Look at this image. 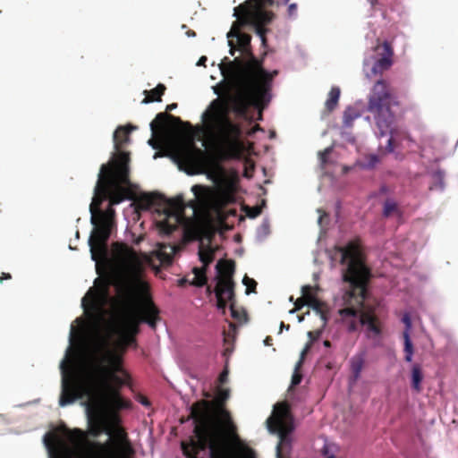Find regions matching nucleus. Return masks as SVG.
<instances>
[{
	"label": "nucleus",
	"instance_id": "11",
	"mask_svg": "<svg viewBox=\"0 0 458 458\" xmlns=\"http://www.w3.org/2000/svg\"><path fill=\"white\" fill-rule=\"evenodd\" d=\"M274 3L275 0H247L234 8L237 21L242 25H252L263 45L267 43V29L265 26L269 24L275 16L273 12L265 10V7L272 6Z\"/></svg>",
	"mask_w": 458,
	"mask_h": 458
},
{
	"label": "nucleus",
	"instance_id": "40",
	"mask_svg": "<svg viewBox=\"0 0 458 458\" xmlns=\"http://www.w3.org/2000/svg\"><path fill=\"white\" fill-rule=\"evenodd\" d=\"M305 305H307V301H304V298L300 297L294 301V309L291 312L300 310Z\"/></svg>",
	"mask_w": 458,
	"mask_h": 458
},
{
	"label": "nucleus",
	"instance_id": "62",
	"mask_svg": "<svg viewBox=\"0 0 458 458\" xmlns=\"http://www.w3.org/2000/svg\"><path fill=\"white\" fill-rule=\"evenodd\" d=\"M74 433H78V434H80V435H82V431H81V430H80V429H75V430H74Z\"/></svg>",
	"mask_w": 458,
	"mask_h": 458
},
{
	"label": "nucleus",
	"instance_id": "18",
	"mask_svg": "<svg viewBox=\"0 0 458 458\" xmlns=\"http://www.w3.org/2000/svg\"><path fill=\"white\" fill-rule=\"evenodd\" d=\"M182 123L180 117L164 112L157 114L156 118L150 123V129L153 137L163 138L169 133L170 126H179Z\"/></svg>",
	"mask_w": 458,
	"mask_h": 458
},
{
	"label": "nucleus",
	"instance_id": "5",
	"mask_svg": "<svg viewBox=\"0 0 458 458\" xmlns=\"http://www.w3.org/2000/svg\"><path fill=\"white\" fill-rule=\"evenodd\" d=\"M230 396L229 389L225 388H218L216 392V404L219 410L220 415L224 420V427L216 420L212 415L211 410L214 403L207 400H200L194 403L191 407V418L194 421V428L197 426V420L199 417H208L212 424L215 425L216 428H218L221 438L226 442H228L231 446L233 448L238 458H244L247 450H250L254 453V451L248 447H241L239 450L237 449V445L241 444L239 436L236 433V427L233 424L230 412L224 409L225 402L228 400ZM193 433H195V429H193ZM191 440L198 441L199 438L194 434V437H190L189 441L181 443L182 446L183 444L188 445Z\"/></svg>",
	"mask_w": 458,
	"mask_h": 458
},
{
	"label": "nucleus",
	"instance_id": "54",
	"mask_svg": "<svg viewBox=\"0 0 458 458\" xmlns=\"http://www.w3.org/2000/svg\"><path fill=\"white\" fill-rule=\"evenodd\" d=\"M148 144L151 145L154 148H157V144H156V142H155V140L153 139H150L148 140Z\"/></svg>",
	"mask_w": 458,
	"mask_h": 458
},
{
	"label": "nucleus",
	"instance_id": "1",
	"mask_svg": "<svg viewBox=\"0 0 458 458\" xmlns=\"http://www.w3.org/2000/svg\"><path fill=\"white\" fill-rule=\"evenodd\" d=\"M115 259L122 278L115 284L116 296L112 300L113 319L106 321L103 301L108 295L109 283L102 282L98 289H89L81 300V306L98 329L105 335L101 344L107 346L116 336L115 349H106L101 358H93L88 365L93 374L95 393L101 385L122 388L130 384V375L123 367V354L136 345L140 326L148 324L152 329L160 319L159 310L152 301L149 284L142 279L143 259L133 248L123 242L114 244Z\"/></svg>",
	"mask_w": 458,
	"mask_h": 458
},
{
	"label": "nucleus",
	"instance_id": "64",
	"mask_svg": "<svg viewBox=\"0 0 458 458\" xmlns=\"http://www.w3.org/2000/svg\"><path fill=\"white\" fill-rule=\"evenodd\" d=\"M374 163L377 162V158L376 157H373Z\"/></svg>",
	"mask_w": 458,
	"mask_h": 458
},
{
	"label": "nucleus",
	"instance_id": "17",
	"mask_svg": "<svg viewBox=\"0 0 458 458\" xmlns=\"http://www.w3.org/2000/svg\"><path fill=\"white\" fill-rule=\"evenodd\" d=\"M107 165H102L100 167V172L98 174V180L97 182L95 190H94V197L89 205V211L91 213V224L96 225L97 223V216L98 215L100 209V206L103 201L107 199L106 193L107 187L104 184V173L107 170Z\"/></svg>",
	"mask_w": 458,
	"mask_h": 458
},
{
	"label": "nucleus",
	"instance_id": "59",
	"mask_svg": "<svg viewBox=\"0 0 458 458\" xmlns=\"http://www.w3.org/2000/svg\"><path fill=\"white\" fill-rule=\"evenodd\" d=\"M163 256H165V253L162 250H160L159 253H158L159 259H163Z\"/></svg>",
	"mask_w": 458,
	"mask_h": 458
},
{
	"label": "nucleus",
	"instance_id": "15",
	"mask_svg": "<svg viewBox=\"0 0 458 458\" xmlns=\"http://www.w3.org/2000/svg\"><path fill=\"white\" fill-rule=\"evenodd\" d=\"M116 440H108L106 443L92 442L89 444L86 458H118V451L121 445L127 443V434L118 428L116 430Z\"/></svg>",
	"mask_w": 458,
	"mask_h": 458
},
{
	"label": "nucleus",
	"instance_id": "58",
	"mask_svg": "<svg viewBox=\"0 0 458 458\" xmlns=\"http://www.w3.org/2000/svg\"><path fill=\"white\" fill-rule=\"evenodd\" d=\"M325 455L327 458H335V456L331 454H328L327 451L325 452Z\"/></svg>",
	"mask_w": 458,
	"mask_h": 458
},
{
	"label": "nucleus",
	"instance_id": "30",
	"mask_svg": "<svg viewBox=\"0 0 458 458\" xmlns=\"http://www.w3.org/2000/svg\"><path fill=\"white\" fill-rule=\"evenodd\" d=\"M199 260L202 262L203 266L208 267L211 264L215 258V251L209 246L204 248L201 243L199 250Z\"/></svg>",
	"mask_w": 458,
	"mask_h": 458
},
{
	"label": "nucleus",
	"instance_id": "32",
	"mask_svg": "<svg viewBox=\"0 0 458 458\" xmlns=\"http://www.w3.org/2000/svg\"><path fill=\"white\" fill-rule=\"evenodd\" d=\"M403 338L404 342L403 352L405 353L404 360L406 362H411L412 360V356L414 353V347L410 337V334L407 332L403 333Z\"/></svg>",
	"mask_w": 458,
	"mask_h": 458
},
{
	"label": "nucleus",
	"instance_id": "21",
	"mask_svg": "<svg viewBox=\"0 0 458 458\" xmlns=\"http://www.w3.org/2000/svg\"><path fill=\"white\" fill-rule=\"evenodd\" d=\"M179 157L185 165L191 167H199L205 164L206 153L194 144H191L182 148L179 151Z\"/></svg>",
	"mask_w": 458,
	"mask_h": 458
},
{
	"label": "nucleus",
	"instance_id": "34",
	"mask_svg": "<svg viewBox=\"0 0 458 458\" xmlns=\"http://www.w3.org/2000/svg\"><path fill=\"white\" fill-rule=\"evenodd\" d=\"M308 306L312 308L318 314H319L323 319H326L325 312H326L327 307H326V304L322 301L316 298Z\"/></svg>",
	"mask_w": 458,
	"mask_h": 458
},
{
	"label": "nucleus",
	"instance_id": "28",
	"mask_svg": "<svg viewBox=\"0 0 458 458\" xmlns=\"http://www.w3.org/2000/svg\"><path fill=\"white\" fill-rule=\"evenodd\" d=\"M97 218L105 224L110 225L114 227L115 226V210L114 209L113 206L109 205L106 210L99 211Z\"/></svg>",
	"mask_w": 458,
	"mask_h": 458
},
{
	"label": "nucleus",
	"instance_id": "46",
	"mask_svg": "<svg viewBox=\"0 0 458 458\" xmlns=\"http://www.w3.org/2000/svg\"><path fill=\"white\" fill-rule=\"evenodd\" d=\"M228 43H229V46H230L229 53H230L231 55H234L236 48L234 47V44H233V40L229 39Z\"/></svg>",
	"mask_w": 458,
	"mask_h": 458
},
{
	"label": "nucleus",
	"instance_id": "56",
	"mask_svg": "<svg viewBox=\"0 0 458 458\" xmlns=\"http://www.w3.org/2000/svg\"><path fill=\"white\" fill-rule=\"evenodd\" d=\"M436 176L439 179V180H442L443 179V174L442 172L438 171L436 173Z\"/></svg>",
	"mask_w": 458,
	"mask_h": 458
},
{
	"label": "nucleus",
	"instance_id": "19",
	"mask_svg": "<svg viewBox=\"0 0 458 458\" xmlns=\"http://www.w3.org/2000/svg\"><path fill=\"white\" fill-rule=\"evenodd\" d=\"M136 127L132 125L117 127L113 135L114 147L116 152L113 154L112 158L109 162H116L120 158L121 154H125L128 157V161L126 164L129 166V163L131 160L130 153L127 151H123V148L126 143L129 142L130 133Z\"/></svg>",
	"mask_w": 458,
	"mask_h": 458
},
{
	"label": "nucleus",
	"instance_id": "41",
	"mask_svg": "<svg viewBox=\"0 0 458 458\" xmlns=\"http://www.w3.org/2000/svg\"><path fill=\"white\" fill-rule=\"evenodd\" d=\"M403 323L405 325V330L403 332H407L410 334V330L411 328V320L408 314H405L402 318Z\"/></svg>",
	"mask_w": 458,
	"mask_h": 458
},
{
	"label": "nucleus",
	"instance_id": "13",
	"mask_svg": "<svg viewBox=\"0 0 458 458\" xmlns=\"http://www.w3.org/2000/svg\"><path fill=\"white\" fill-rule=\"evenodd\" d=\"M217 271V283L215 287L216 306L219 310H225L227 302H230L232 316L237 318L234 310V282L233 279L235 271V262L232 259L219 260L216 266Z\"/></svg>",
	"mask_w": 458,
	"mask_h": 458
},
{
	"label": "nucleus",
	"instance_id": "48",
	"mask_svg": "<svg viewBox=\"0 0 458 458\" xmlns=\"http://www.w3.org/2000/svg\"><path fill=\"white\" fill-rule=\"evenodd\" d=\"M12 276L9 273L3 272L0 276V282L2 283L4 280L11 279Z\"/></svg>",
	"mask_w": 458,
	"mask_h": 458
},
{
	"label": "nucleus",
	"instance_id": "61",
	"mask_svg": "<svg viewBox=\"0 0 458 458\" xmlns=\"http://www.w3.org/2000/svg\"><path fill=\"white\" fill-rule=\"evenodd\" d=\"M56 458H69V457L65 454H60Z\"/></svg>",
	"mask_w": 458,
	"mask_h": 458
},
{
	"label": "nucleus",
	"instance_id": "47",
	"mask_svg": "<svg viewBox=\"0 0 458 458\" xmlns=\"http://www.w3.org/2000/svg\"><path fill=\"white\" fill-rule=\"evenodd\" d=\"M140 403L147 407L150 405L148 399L145 396H140Z\"/></svg>",
	"mask_w": 458,
	"mask_h": 458
},
{
	"label": "nucleus",
	"instance_id": "20",
	"mask_svg": "<svg viewBox=\"0 0 458 458\" xmlns=\"http://www.w3.org/2000/svg\"><path fill=\"white\" fill-rule=\"evenodd\" d=\"M379 58L376 61L372 67L373 73H381L388 70L393 64L394 50L388 41L377 44L375 47Z\"/></svg>",
	"mask_w": 458,
	"mask_h": 458
},
{
	"label": "nucleus",
	"instance_id": "35",
	"mask_svg": "<svg viewBox=\"0 0 458 458\" xmlns=\"http://www.w3.org/2000/svg\"><path fill=\"white\" fill-rule=\"evenodd\" d=\"M233 111L238 116H246L248 111L247 104L242 99H237L233 106Z\"/></svg>",
	"mask_w": 458,
	"mask_h": 458
},
{
	"label": "nucleus",
	"instance_id": "42",
	"mask_svg": "<svg viewBox=\"0 0 458 458\" xmlns=\"http://www.w3.org/2000/svg\"><path fill=\"white\" fill-rule=\"evenodd\" d=\"M206 191V188L201 186V185H194L192 186L191 188V191L194 193V195L196 197H199V195L202 192V191Z\"/></svg>",
	"mask_w": 458,
	"mask_h": 458
},
{
	"label": "nucleus",
	"instance_id": "50",
	"mask_svg": "<svg viewBox=\"0 0 458 458\" xmlns=\"http://www.w3.org/2000/svg\"><path fill=\"white\" fill-rule=\"evenodd\" d=\"M206 61H207V57L201 56L197 64L198 65H205Z\"/></svg>",
	"mask_w": 458,
	"mask_h": 458
},
{
	"label": "nucleus",
	"instance_id": "14",
	"mask_svg": "<svg viewBox=\"0 0 458 458\" xmlns=\"http://www.w3.org/2000/svg\"><path fill=\"white\" fill-rule=\"evenodd\" d=\"M288 408L281 404L276 408V415L269 417L267 420L269 431L278 433L279 443L276 446V458H290L292 450V439L290 434L293 431V425L286 420Z\"/></svg>",
	"mask_w": 458,
	"mask_h": 458
},
{
	"label": "nucleus",
	"instance_id": "12",
	"mask_svg": "<svg viewBox=\"0 0 458 458\" xmlns=\"http://www.w3.org/2000/svg\"><path fill=\"white\" fill-rule=\"evenodd\" d=\"M128 157L121 154L116 162H108L107 170L104 173V184L107 187L106 197L110 206L120 204L126 198L123 186L130 185V167L127 165Z\"/></svg>",
	"mask_w": 458,
	"mask_h": 458
},
{
	"label": "nucleus",
	"instance_id": "36",
	"mask_svg": "<svg viewBox=\"0 0 458 458\" xmlns=\"http://www.w3.org/2000/svg\"><path fill=\"white\" fill-rule=\"evenodd\" d=\"M302 298L307 301V305H309L312 301H314L317 297L312 293V287L310 285H303L301 287Z\"/></svg>",
	"mask_w": 458,
	"mask_h": 458
},
{
	"label": "nucleus",
	"instance_id": "33",
	"mask_svg": "<svg viewBox=\"0 0 458 458\" xmlns=\"http://www.w3.org/2000/svg\"><path fill=\"white\" fill-rule=\"evenodd\" d=\"M233 197L232 193L226 190H223L219 191L216 199V205L217 208H221L224 205L233 200Z\"/></svg>",
	"mask_w": 458,
	"mask_h": 458
},
{
	"label": "nucleus",
	"instance_id": "38",
	"mask_svg": "<svg viewBox=\"0 0 458 458\" xmlns=\"http://www.w3.org/2000/svg\"><path fill=\"white\" fill-rule=\"evenodd\" d=\"M242 283L244 285H246V294L256 293L257 282L254 279L245 276L242 279Z\"/></svg>",
	"mask_w": 458,
	"mask_h": 458
},
{
	"label": "nucleus",
	"instance_id": "52",
	"mask_svg": "<svg viewBox=\"0 0 458 458\" xmlns=\"http://www.w3.org/2000/svg\"><path fill=\"white\" fill-rule=\"evenodd\" d=\"M186 35L188 37H195L196 36V32L192 30H189L187 32H186Z\"/></svg>",
	"mask_w": 458,
	"mask_h": 458
},
{
	"label": "nucleus",
	"instance_id": "23",
	"mask_svg": "<svg viewBox=\"0 0 458 458\" xmlns=\"http://www.w3.org/2000/svg\"><path fill=\"white\" fill-rule=\"evenodd\" d=\"M120 388L114 387L112 385H101L99 387V395L101 396L104 403L114 399L122 398Z\"/></svg>",
	"mask_w": 458,
	"mask_h": 458
},
{
	"label": "nucleus",
	"instance_id": "22",
	"mask_svg": "<svg viewBox=\"0 0 458 458\" xmlns=\"http://www.w3.org/2000/svg\"><path fill=\"white\" fill-rule=\"evenodd\" d=\"M411 387L416 393H420L422 390L421 383L424 378L422 368L420 364L415 363L411 367Z\"/></svg>",
	"mask_w": 458,
	"mask_h": 458
},
{
	"label": "nucleus",
	"instance_id": "55",
	"mask_svg": "<svg viewBox=\"0 0 458 458\" xmlns=\"http://www.w3.org/2000/svg\"><path fill=\"white\" fill-rule=\"evenodd\" d=\"M259 212H260L259 209L256 208L253 214L250 215V216L254 217V216H258L259 214Z\"/></svg>",
	"mask_w": 458,
	"mask_h": 458
},
{
	"label": "nucleus",
	"instance_id": "60",
	"mask_svg": "<svg viewBox=\"0 0 458 458\" xmlns=\"http://www.w3.org/2000/svg\"><path fill=\"white\" fill-rule=\"evenodd\" d=\"M324 345L327 346V347H329L331 345L330 342L328 340H326L324 342Z\"/></svg>",
	"mask_w": 458,
	"mask_h": 458
},
{
	"label": "nucleus",
	"instance_id": "2",
	"mask_svg": "<svg viewBox=\"0 0 458 458\" xmlns=\"http://www.w3.org/2000/svg\"><path fill=\"white\" fill-rule=\"evenodd\" d=\"M341 253L340 263L347 265L344 272V281L349 283V301H354L358 307H346L339 313L344 323L350 332H354L359 326L366 327L369 338L380 336L382 334L381 323L373 310H362L366 298L367 286L371 277L370 269L365 265L362 253L358 243L350 242L344 247H339Z\"/></svg>",
	"mask_w": 458,
	"mask_h": 458
},
{
	"label": "nucleus",
	"instance_id": "9",
	"mask_svg": "<svg viewBox=\"0 0 458 458\" xmlns=\"http://www.w3.org/2000/svg\"><path fill=\"white\" fill-rule=\"evenodd\" d=\"M72 365V361L64 360L60 366L63 373L62 393L59 399L60 406H66L84 397H87L86 401H91L96 394L93 374L90 373L88 363L79 373L72 374L67 378L66 374Z\"/></svg>",
	"mask_w": 458,
	"mask_h": 458
},
{
	"label": "nucleus",
	"instance_id": "16",
	"mask_svg": "<svg viewBox=\"0 0 458 458\" xmlns=\"http://www.w3.org/2000/svg\"><path fill=\"white\" fill-rule=\"evenodd\" d=\"M93 225L95 227L89 239V245L90 247L92 259L98 261V259L106 252L107 242L114 226L98 219L96 225Z\"/></svg>",
	"mask_w": 458,
	"mask_h": 458
},
{
	"label": "nucleus",
	"instance_id": "24",
	"mask_svg": "<svg viewBox=\"0 0 458 458\" xmlns=\"http://www.w3.org/2000/svg\"><path fill=\"white\" fill-rule=\"evenodd\" d=\"M165 89H166V87L164 84L159 83L153 89L145 90L144 94L146 97L142 100V103L148 104V103L155 102V101L156 102L162 101V96L165 94Z\"/></svg>",
	"mask_w": 458,
	"mask_h": 458
},
{
	"label": "nucleus",
	"instance_id": "10",
	"mask_svg": "<svg viewBox=\"0 0 458 458\" xmlns=\"http://www.w3.org/2000/svg\"><path fill=\"white\" fill-rule=\"evenodd\" d=\"M393 104L396 102L390 85L385 80H378L369 95L368 111L373 114L381 136L392 133L394 123V114L391 110Z\"/></svg>",
	"mask_w": 458,
	"mask_h": 458
},
{
	"label": "nucleus",
	"instance_id": "27",
	"mask_svg": "<svg viewBox=\"0 0 458 458\" xmlns=\"http://www.w3.org/2000/svg\"><path fill=\"white\" fill-rule=\"evenodd\" d=\"M207 269H208V267L205 266H202V267H194L192 269V273L194 274V278L191 282V284L197 286V287L204 286L208 281L207 275H206Z\"/></svg>",
	"mask_w": 458,
	"mask_h": 458
},
{
	"label": "nucleus",
	"instance_id": "63",
	"mask_svg": "<svg viewBox=\"0 0 458 458\" xmlns=\"http://www.w3.org/2000/svg\"><path fill=\"white\" fill-rule=\"evenodd\" d=\"M207 291H208V293H211L210 286H208Z\"/></svg>",
	"mask_w": 458,
	"mask_h": 458
},
{
	"label": "nucleus",
	"instance_id": "39",
	"mask_svg": "<svg viewBox=\"0 0 458 458\" xmlns=\"http://www.w3.org/2000/svg\"><path fill=\"white\" fill-rule=\"evenodd\" d=\"M333 150L332 147L326 148L324 150L318 152V158L322 166H325L328 162V156Z\"/></svg>",
	"mask_w": 458,
	"mask_h": 458
},
{
	"label": "nucleus",
	"instance_id": "44",
	"mask_svg": "<svg viewBox=\"0 0 458 458\" xmlns=\"http://www.w3.org/2000/svg\"><path fill=\"white\" fill-rule=\"evenodd\" d=\"M287 12H288V15L290 17L295 16L296 13H297V4H289Z\"/></svg>",
	"mask_w": 458,
	"mask_h": 458
},
{
	"label": "nucleus",
	"instance_id": "57",
	"mask_svg": "<svg viewBox=\"0 0 458 458\" xmlns=\"http://www.w3.org/2000/svg\"><path fill=\"white\" fill-rule=\"evenodd\" d=\"M280 327H281V329L282 328H286L288 330L290 328V326L289 325H285L284 322H281Z\"/></svg>",
	"mask_w": 458,
	"mask_h": 458
},
{
	"label": "nucleus",
	"instance_id": "53",
	"mask_svg": "<svg viewBox=\"0 0 458 458\" xmlns=\"http://www.w3.org/2000/svg\"><path fill=\"white\" fill-rule=\"evenodd\" d=\"M187 283V280L185 278H182L179 280V285L183 286Z\"/></svg>",
	"mask_w": 458,
	"mask_h": 458
},
{
	"label": "nucleus",
	"instance_id": "45",
	"mask_svg": "<svg viewBox=\"0 0 458 458\" xmlns=\"http://www.w3.org/2000/svg\"><path fill=\"white\" fill-rule=\"evenodd\" d=\"M394 149V139L391 137L388 139L387 140V145L386 147V152L387 153H391L393 152Z\"/></svg>",
	"mask_w": 458,
	"mask_h": 458
},
{
	"label": "nucleus",
	"instance_id": "6",
	"mask_svg": "<svg viewBox=\"0 0 458 458\" xmlns=\"http://www.w3.org/2000/svg\"><path fill=\"white\" fill-rule=\"evenodd\" d=\"M195 434L199 440H191L182 445V453L187 458H198L200 452L209 450V458H238L231 445L221 438V434L206 416L197 420ZM244 458H256L255 453L247 450Z\"/></svg>",
	"mask_w": 458,
	"mask_h": 458
},
{
	"label": "nucleus",
	"instance_id": "4",
	"mask_svg": "<svg viewBox=\"0 0 458 458\" xmlns=\"http://www.w3.org/2000/svg\"><path fill=\"white\" fill-rule=\"evenodd\" d=\"M202 119L207 130L227 157L240 158L243 151L241 141L242 131L240 124L231 120L227 103L219 98L214 99L202 114Z\"/></svg>",
	"mask_w": 458,
	"mask_h": 458
},
{
	"label": "nucleus",
	"instance_id": "26",
	"mask_svg": "<svg viewBox=\"0 0 458 458\" xmlns=\"http://www.w3.org/2000/svg\"><path fill=\"white\" fill-rule=\"evenodd\" d=\"M364 356L362 354L355 355L351 359V370L353 381L359 379L364 366Z\"/></svg>",
	"mask_w": 458,
	"mask_h": 458
},
{
	"label": "nucleus",
	"instance_id": "7",
	"mask_svg": "<svg viewBox=\"0 0 458 458\" xmlns=\"http://www.w3.org/2000/svg\"><path fill=\"white\" fill-rule=\"evenodd\" d=\"M83 404L89 424V433L95 437L102 433L112 436L114 428L121 421L119 411L129 410L132 406V403L123 397L104 403L99 393L95 394L93 400L85 401Z\"/></svg>",
	"mask_w": 458,
	"mask_h": 458
},
{
	"label": "nucleus",
	"instance_id": "51",
	"mask_svg": "<svg viewBox=\"0 0 458 458\" xmlns=\"http://www.w3.org/2000/svg\"><path fill=\"white\" fill-rule=\"evenodd\" d=\"M264 344L266 345H271L272 344V338H271V336H267L266 339L264 340Z\"/></svg>",
	"mask_w": 458,
	"mask_h": 458
},
{
	"label": "nucleus",
	"instance_id": "8",
	"mask_svg": "<svg viewBox=\"0 0 458 458\" xmlns=\"http://www.w3.org/2000/svg\"><path fill=\"white\" fill-rule=\"evenodd\" d=\"M137 207L141 210L157 207L158 211H162L165 218L159 221L157 225L162 233L169 235L177 229L184 218L186 204L182 196L167 199L163 194L151 192L140 195L137 199Z\"/></svg>",
	"mask_w": 458,
	"mask_h": 458
},
{
	"label": "nucleus",
	"instance_id": "37",
	"mask_svg": "<svg viewBox=\"0 0 458 458\" xmlns=\"http://www.w3.org/2000/svg\"><path fill=\"white\" fill-rule=\"evenodd\" d=\"M359 116L353 109H347L344 114V123L345 126H352V122Z\"/></svg>",
	"mask_w": 458,
	"mask_h": 458
},
{
	"label": "nucleus",
	"instance_id": "25",
	"mask_svg": "<svg viewBox=\"0 0 458 458\" xmlns=\"http://www.w3.org/2000/svg\"><path fill=\"white\" fill-rule=\"evenodd\" d=\"M340 94H341V91L338 87L331 88V89L328 93V98L325 103L326 110L328 113H331L332 111H334L335 109V107L337 106L338 101L340 98Z\"/></svg>",
	"mask_w": 458,
	"mask_h": 458
},
{
	"label": "nucleus",
	"instance_id": "3",
	"mask_svg": "<svg viewBox=\"0 0 458 458\" xmlns=\"http://www.w3.org/2000/svg\"><path fill=\"white\" fill-rule=\"evenodd\" d=\"M236 38L241 50L250 56V61L246 64L240 58L230 61L225 57L220 64V70L223 75H229L233 79H238L243 82L251 97L257 100H263L271 88V82L274 76L277 74L276 71L272 73L266 71L262 63L259 61L250 51L251 37L242 32L236 22L233 25L231 30L227 33V38Z\"/></svg>",
	"mask_w": 458,
	"mask_h": 458
},
{
	"label": "nucleus",
	"instance_id": "43",
	"mask_svg": "<svg viewBox=\"0 0 458 458\" xmlns=\"http://www.w3.org/2000/svg\"><path fill=\"white\" fill-rule=\"evenodd\" d=\"M218 380L221 384H225L227 382L228 380V370L227 369H225L223 370L220 375H219V377H218Z\"/></svg>",
	"mask_w": 458,
	"mask_h": 458
},
{
	"label": "nucleus",
	"instance_id": "31",
	"mask_svg": "<svg viewBox=\"0 0 458 458\" xmlns=\"http://www.w3.org/2000/svg\"><path fill=\"white\" fill-rule=\"evenodd\" d=\"M383 216L389 217L393 215L401 216L402 212L397 205V203L392 199H387L383 205Z\"/></svg>",
	"mask_w": 458,
	"mask_h": 458
},
{
	"label": "nucleus",
	"instance_id": "29",
	"mask_svg": "<svg viewBox=\"0 0 458 458\" xmlns=\"http://www.w3.org/2000/svg\"><path fill=\"white\" fill-rule=\"evenodd\" d=\"M308 350H309V346H306V348L301 352L300 360L295 365L294 372L292 377L291 386H298L302 380V375L300 372V369L302 366L304 356L307 353Z\"/></svg>",
	"mask_w": 458,
	"mask_h": 458
},
{
	"label": "nucleus",
	"instance_id": "49",
	"mask_svg": "<svg viewBox=\"0 0 458 458\" xmlns=\"http://www.w3.org/2000/svg\"><path fill=\"white\" fill-rule=\"evenodd\" d=\"M176 107H177V104L176 103H172V104L167 105L165 109H166V111L169 112V111H172V110L175 109Z\"/></svg>",
	"mask_w": 458,
	"mask_h": 458
}]
</instances>
